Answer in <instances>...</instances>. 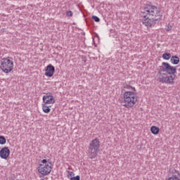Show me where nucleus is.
<instances>
[{"label": "nucleus", "mask_w": 180, "mask_h": 180, "mask_svg": "<svg viewBox=\"0 0 180 180\" xmlns=\"http://www.w3.org/2000/svg\"><path fill=\"white\" fill-rule=\"evenodd\" d=\"M176 73V67L163 62L162 65L158 68V81L162 84H174Z\"/></svg>", "instance_id": "2"}, {"label": "nucleus", "mask_w": 180, "mask_h": 180, "mask_svg": "<svg viewBox=\"0 0 180 180\" xmlns=\"http://www.w3.org/2000/svg\"><path fill=\"white\" fill-rule=\"evenodd\" d=\"M54 72H56V68L53 66V65L49 64L46 66V69L45 70L46 77H49V78H51L54 75Z\"/></svg>", "instance_id": "8"}, {"label": "nucleus", "mask_w": 180, "mask_h": 180, "mask_svg": "<svg viewBox=\"0 0 180 180\" xmlns=\"http://www.w3.org/2000/svg\"><path fill=\"white\" fill-rule=\"evenodd\" d=\"M41 164H39L37 167L38 172L46 176V175H49L51 172L52 165L51 161L44 159L41 160Z\"/></svg>", "instance_id": "5"}, {"label": "nucleus", "mask_w": 180, "mask_h": 180, "mask_svg": "<svg viewBox=\"0 0 180 180\" xmlns=\"http://www.w3.org/2000/svg\"><path fill=\"white\" fill-rule=\"evenodd\" d=\"M167 180H180L178 176H176V174H173L172 176L169 178Z\"/></svg>", "instance_id": "15"}, {"label": "nucleus", "mask_w": 180, "mask_h": 180, "mask_svg": "<svg viewBox=\"0 0 180 180\" xmlns=\"http://www.w3.org/2000/svg\"><path fill=\"white\" fill-rule=\"evenodd\" d=\"M170 62L174 65H178V64H179V57L176 56H172L170 58Z\"/></svg>", "instance_id": "10"}, {"label": "nucleus", "mask_w": 180, "mask_h": 180, "mask_svg": "<svg viewBox=\"0 0 180 180\" xmlns=\"http://www.w3.org/2000/svg\"><path fill=\"white\" fill-rule=\"evenodd\" d=\"M127 88H128V89L131 88V89H134V91H136V88H134V87H132V86H128V87H127Z\"/></svg>", "instance_id": "21"}, {"label": "nucleus", "mask_w": 180, "mask_h": 180, "mask_svg": "<svg viewBox=\"0 0 180 180\" xmlns=\"http://www.w3.org/2000/svg\"><path fill=\"white\" fill-rule=\"evenodd\" d=\"M92 19L94 20V22H101V19L98 18V16L93 15Z\"/></svg>", "instance_id": "18"}, {"label": "nucleus", "mask_w": 180, "mask_h": 180, "mask_svg": "<svg viewBox=\"0 0 180 180\" xmlns=\"http://www.w3.org/2000/svg\"><path fill=\"white\" fill-rule=\"evenodd\" d=\"M172 174H176V175H178V176L180 178V172L179 171H177L175 169H172L171 171Z\"/></svg>", "instance_id": "16"}, {"label": "nucleus", "mask_w": 180, "mask_h": 180, "mask_svg": "<svg viewBox=\"0 0 180 180\" xmlns=\"http://www.w3.org/2000/svg\"><path fill=\"white\" fill-rule=\"evenodd\" d=\"M51 106H47V104H42V110L44 113H50L51 111Z\"/></svg>", "instance_id": "11"}, {"label": "nucleus", "mask_w": 180, "mask_h": 180, "mask_svg": "<svg viewBox=\"0 0 180 180\" xmlns=\"http://www.w3.org/2000/svg\"><path fill=\"white\" fill-rule=\"evenodd\" d=\"M42 99L44 103L46 105H50L56 102V101L54 100V97L51 94L44 96Z\"/></svg>", "instance_id": "9"}, {"label": "nucleus", "mask_w": 180, "mask_h": 180, "mask_svg": "<svg viewBox=\"0 0 180 180\" xmlns=\"http://www.w3.org/2000/svg\"><path fill=\"white\" fill-rule=\"evenodd\" d=\"M150 131L152 134L157 135L160 133V128L156 126H153L150 127Z\"/></svg>", "instance_id": "12"}, {"label": "nucleus", "mask_w": 180, "mask_h": 180, "mask_svg": "<svg viewBox=\"0 0 180 180\" xmlns=\"http://www.w3.org/2000/svg\"><path fill=\"white\" fill-rule=\"evenodd\" d=\"M74 175H75V174H74L73 172H69V174L67 175V176L69 179H71V178H74Z\"/></svg>", "instance_id": "17"}, {"label": "nucleus", "mask_w": 180, "mask_h": 180, "mask_svg": "<svg viewBox=\"0 0 180 180\" xmlns=\"http://www.w3.org/2000/svg\"><path fill=\"white\" fill-rule=\"evenodd\" d=\"M66 15H67V16H69V17L72 16V11H67Z\"/></svg>", "instance_id": "20"}, {"label": "nucleus", "mask_w": 180, "mask_h": 180, "mask_svg": "<svg viewBox=\"0 0 180 180\" xmlns=\"http://www.w3.org/2000/svg\"><path fill=\"white\" fill-rule=\"evenodd\" d=\"M82 61H84V63H86V60L85 59V58H82Z\"/></svg>", "instance_id": "23"}, {"label": "nucleus", "mask_w": 180, "mask_h": 180, "mask_svg": "<svg viewBox=\"0 0 180 180\" xmlns=\"http://www.w3.org/2000/svg\"><path fill=\"white\" fill-rule=\"evenodd\" d=\"M100 148H101V141L98 138L93 139L90 142L88 148V154L91 160H94V158H96V157L98 156V153L99 151Z\"/></svg>", "instance_id": "4"}, {"label": "nucleus", "mask_w": 180, "mask_h": 180, "mask_svg": "<svg viewBox=\"0 0 180 180\" xmlns=\"http://www.w3.org/2000/svg\"><path fill=\"white\" fill-rule=\"evenodd\" d=\"M79 179H80V177L79 175L70 178V180H79Z\"/></svg>", "instance_id": "19"}, {"label": "nucleus", "mask_w": 180, "mask_h": 180, "mask_svg": "<svg viewBox=\"0 0 180 180\" xmlns=\"http://www.w3.org/2000/svg\"><path fill=\"white\" fill-rule=\"evenodd\" d=\"M137 103V94L134 91H125L124 94V108L131 109Z\"/></svg>", "instance_id": "3"}, {"label": "nucleus", "mask_w": 180, "mask_h": 180, "mask_svg": "<svg viewBox=\"0 0 180 180\" xmlns=\"http://www.w3.org/2000/svg\"><path fill=\"white\" fill-rule=\"evenodd\" d=\"M40 180H45L44 179H41Z\"/></svg>", "instance_id": "24"}, {"label": "nucleus", "mask_w": 180, "mask_h": 180, "mask_svg": "<svg viewBox=\"0 0 180 180\" xmlns=\"http://www.w3.org/2000/svg\"><path fill=\"white\" fill-rule=\"evenodd\" d=\"M163 60H169L171 58V53H165L162 54Z\"/></svg>", "instance_id": "13"}, {"label": "nucleus", "mask_w": 180, "mask_h": 180, "mask_svg": "<svg viewBox=\"0 0 180 180\" xmlns=\"http://www.w3.org/2000/svg\"><path fill=\"white\" fill-rule=\"evenodd\" d=\"M11 155V150L9 148L5 146L0 150V158L2 160H8Z\"/></svg>", "instance_id": "7"}, {"label": "nucleus", "mask_w": 180, "mask_h": 180, "mask_svg": "<svg viewBox=\"0 0 180 180\" xmlns=\"http://www.w3.org/2000/svg\"><path fill=\"white\" fill-rule=\"evenodd\" d=\"M141 22L146 27H153L158 23L162 18V12L160 8L147 3L143 11L141 12Z\"/></svg>", "instance_id": "1"}, {"label": "nucleus", "mask_w": 180, "mask_h": 180, "mask_svg": "<svg viewBox=\"0 0 180 180\" xmlns=\"http://www.w3.org/2000/svg\"><path fill=\"white\" fill-rule=\"evenodd\" d=\"M0 144H6V139H5V136H0Z\"/></svg>", "instance_id": "14"}, {"label": "nucleus", "mask_w": 180, "mask_h": 180, "mask_svg": "<svg viewBox=\"0 0 180 180\" xmlns=\"http://www.w3.org/2000/svg\"><path fill=\"white\" fill-rule=\"evenodd\" d=\"M0 68L4 74H9L13 70V59L11 57L3 58L1 60Z\"/></svg>", "instance_id": "6"}, {"label": "nucleus", "mask_w": 180, "mask_h": 180, "mask_svg": "<svg viewBox=\"0 0 180 180\" xmlns=\"http://www.w3.org/2000/svg\"><path fill=\"white\" fill-rule=\"evenodd\" d=\"M172 27H167V28L166 29L167 32H169V30H171Z\"/></svg>", "instance_id": "22"}]
</instances>
